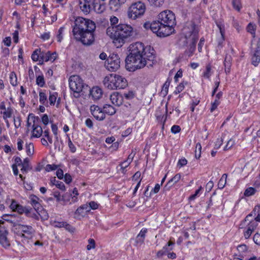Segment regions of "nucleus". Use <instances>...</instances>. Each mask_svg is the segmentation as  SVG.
<instances>
[{"label": "nucleus", "mask_w": 260, "mask_h": 260, "mask_svg": "<svg viewBox=\"0 0 260 260\" xmlns=\"http://www.w3.org/2000/svg\"><path fill=\"white\" fill-rule=\"evenodd\" d=\"M129 54L125 58L126 69L130 72L141 69L145 67H152L155 63V51L150 46L145 47L141 42L131 44Z\"/></svg>", "instance_id": "1"}, {"label": "nucleus", "mask_w": 260, "mask_h": 260, "mask_svg": "<svg viewBox=\"0 0 260 260\" xmlns=\"http://www.w3.org/2000/svg\"><path fill=\"white\" fill-rule=\"evenodd\" d=\"M96 28L92 20L81 17H77L73 26L72 32L74 38L83 45L89 46L94 41V32Z\"/></svg>", "instance_id": "2"}, {"label": "nucleus", "mask_w": 260, "mask_h": 260, "mask_svg": "<svg viewBox=\"0 0 260 260\" xmlns=\"http://www.w3.org/2000/svg\"><path fill=\"white\" fill-rule=\"evenodd\" d=\"M133 28L127 24H121L115 26L109 27L106 30L107 35L112 39L117 47H121L132 35Z\"/></svg>", "instance_id": "3"}, {"label": "nucleus", "mask_w": 260, "mask_h": 260, "mask_svg": "<svg viewBox=\"0 0 260 260\" xmlns=\"http://www.w3.org/2000/svg\"><path fill=\"white\" fill-rule=\"evenodd\" d=\"M156 21L158 22L160 37L168 36L174 32L176 18L171 11L165 10L160 13Z\"/></svg>", "instance_id": "4"}, {"label": "nucleus", "mask_w": 260, "mask_h": 260, "mask_svg": "<svg viewBox=\"0 0 260 260\" xmlns=\"http://www.w3.org/2000/svg\"><path fill=\"white\" fill-rule=\"evenodd\" d=\"M182 34L186 40V43H189L188 56H191L196 49V46L198 40L199 30L193 22H188L182 29Z\"/></svg>", "instance_id": "5"}, {"label": "nucleus", "mask_w": 260, "mask_h": 260, "mask_svg": "<svg viewBox=\"0 0 260 260\" xmlns=\"http://www.w3.org/2000/svg\"><path fill=\"white\" fill-rule=\"evenodd\" d=\"M103 83L106 88L111 90L123 89L127 85L126 79L116 74H111L106 76Z\"/></svg>", "instance_id": "6"}, {"label": "nucleus", "mask_w": 260, "mask_h": 260, "mask_svg": "<svg viewBox=\"0 0 260 260\" xmlns=\"http://www.w3.org/2000/svg\"><path fill=\"white\" fill-rule=\"evenodd\" d=\"M69 83L70 89L74 92V95L78 98L80 96V93L83 94L85 93V90H87L89 87L83 83V80L78 75H72L69 79Z\"/></svg>", "instance_id": "7"}, {"label": "nucleus", "mask_w": 260, "mask_h": 260, "mask_svg": "<svg viewBox=\"0 0 260 260\" xmlns=\"http://www.w3.org/2000/svg\"><path fill=\"white\" fill-rule=\"evenodd\" d=\"M146 10L145 5L141 2L133 3L129 7L127 11L128 17L132 20L142 16Z\"/></svg>", "instance_id": "8"}, {"label": "nucleus", "mask_w": 260, "mask_h": 260, "mask_svg": "<svg viewBox=\"0 0 260 260\" xmlns=\"http://www.w3.org/2000/svg\"><path fill=\"white\" fill-rule=\"evenodd\" d=\"M106 69L110 72L117 70L120 66V59L118 54L112 53L107 58L105 62Z\"/></svg>", "instance_id": "9"}, {"label": "nucleus", "mask_w": 260, "mask_h": 260, "mask_svg": "<svg viewBox=\"0 0 260 260\" xmlns=\"http://www.w3.org/2000/svg\"><path fill=\"white\" fill-rule=\"evenodd\" d=\"M31 118L33 120V129H32V137L35 138H39L43 134V127L39 125L36 121L39 122L40 118L38 116H35L33 114H29L28 115V118Z\"/></svg>", "instance_id": "10"}, {"label": "nucleus", "mask_w": 260, "mask_h": 260, "mask_svg": "<svg viewBox=\"0 0 260 260\" xmlns=\"http://www.w3.org/2000/svg\"><path fill=\"white\" fill-rule=\"evenodd\" d=\"M4 221L0 220V244L4 248H8L10 246V243L7 238L8 234V231L3 227H1V224H3Z\"/></svg>", "instance_id": "11"}, {"label": "nucleus", "mask_w": 260, "mask_h": 260, "mask_svg": "<svg viewBox=\"0 0 260 260\" xmlns=\"http://www.w3.org/2000/svg\"><path fill=\"white\" fill-rule=\"evenodd\" d=\"M90 111L93 116L98 120H103L105 118L104 111L98 106H91Z\"/></svg>", "instance_id": "12"}, {"label": "nucleus", "mask_w": 260, "mask_h": 260, "mask_svg": "<svg viewBox=\"0 0 260 260\" xmlns=\"http://www.w3.org/2000/svg\"><path fill=\"white\" fill-rule=\"evenodd\" d=\"M105 0H93L92 2V10L98 14L103 13L106 9Z\"/></svg>", "instance_id": "13"}, {"label": "nucleus", "mask_w": 260, "mask_h": 260, "mask_svg": "<svg viewBox=\"0 0 260 260\" xmlns=\"http://www.w3.org/2000/svg\"><path fill=\"white\" fill-rule=\"evenodd\" d=\"M252 216V214H249L245 218L244 220H243L241 223L240 224V228L242 229L244 228V225L245 222L247 221H249V223L247 225V229L250 230V231L253 232L254 230L256 229L258 225V223L256 222V221H251L250 219Z\"/></svg>", "instance_id": "14"}, {"label": "nucleus", "mask_w": 260, "mask_h": 260, "mask_svg": "<svg viewBox=\"0 0 260 260\" xmlns=\"http://www.w3.org/2000/svg\"><path fill=\"white\" fill-rule=\"evenodd\" d=\"M80 10L85 14H88L92 10V2L91 0H79Z\"/></svg>", "instance_id": "15"}, {"label": "nucleus", "mask_w": 260, "mask_h": 260, "mask_svg": "<svg viewBox=\"0 0 260 260\" xmlns=\"http://www.w3.org/2000/svg\"><path fill=\"white\" fill-rule=\"evenodd\" d=\"M18 226L19 229L22 233V237H24L27 238H30L32 237L35 231L31 226L23 224H19Z\"/></svg>", "instance_id": "16"}, {"label": "nucleus", "mask_w": 260, "mask_h": 260, "mask_svg": "<svg viewBox=\"0 0 260 260\" xmlns=\"http://www.w3.org/2000/svg\"><path fill=\"white\" fill-rule=\"evenodd\" d=\"M260 62V44L257 43L256 47L251 52V63L255 67Z\"/></svg>", "instance_id": "17"}, {"label": "nucleus", "mask_w": 260, "mask_h": 260, "mask_svg": "<svg viewBox=\"0 0 260 260\" xmlns=\"http://www.w3.org/2000/svg\"><path fill=\"white\" fill-rule=\"evenodd\" d=\"M57 57L56 52L51 53L50 51L47 52H42L40 53V62H43L44 61L47 62L50 61L51 62L54 61Z\"/></svg>", "instance_id": "18"}, {"label": "nucleus", "mask_w": 260, "mask_h": 260, "mask_svg": "<svg viewBox=\"0 0 260 260\" xmlns=\"http://www.w3.org/2000/svg\"><path fill=\"white\" fill-rule=\"evenodd\" d=\"M29 199L30 204L34 207L35 211L39 213L42 208L41 204L39 202V198L34 194H31L29 197Z\"/></svg>", "instance_id": "19"}, {"label": "nucleus", "mask_w": 260, "mask_h": 260, "mask_svg": "<svg viewBox=\"0 0 260 260\" xmlns=\"http://www.w3.org/2000/svg\"><path fill=\"white\" fill-rule=\"evenodd\" d=\"M143 26L146 29H150L153 32L155 33L157 36L160 37L158 22H157L156 21H154L151 23L149 22H146L144 24Z\"/></svg>", "instance_id": "20"}, {"label": "nucleus", "mask_w": 260, "mask_h": 260, "mask_svg": "<svg viewBox=\"0 0 260 260\" xmlns=\"http://www.w3.org/2000/svg\"><path fill=\"white\" fill-rule=\"evenodd\" d=\"M123 98L122 94L114 92L111 94L110 100L113 104L117 106H120L124 103Z\"/></svg>", "instance_id": "21"}, {"label": "nucleus", "mask_w": 260, "mask_h": 260, "mask_svg": "<svg viewBox=\"0 0 260 260\" xmlns=\"http://www.w3.org/2000/svg\"><path fill=\"white\" fill-rule=\"evenodd\" d=\"M181 178V175L180 174H176L165 185L164 190L165 191L170 190L172 187L180 180Z\"/></svg>", "instance_id": "22"}, {"label": "nucleus", "mask_w": 260, "mask_h": 260, "mask_svg": "<svg viewBox=\"0 0 260 260\" xmlns=\"http://www.w3.org/2000/svg\"><path fill=\"white\" fill-rule=\"evenodd\" d=\"M90 91V95L94 100H99L103 95V91L101 88L98 86H95L91 89L88 88Z\"/></svg>", "instance_id": "23"}, {"label": "nucleus", "mask_w": 260, "mask_h": 260, "mask_svg": "<svg viewBox=\"0 0 260 260\" xmlns=\"http://www.w3.org/2000/svg\"><path fill=\"white\" fill-rule=\"evenodd\" d=\"M89 208L87 204H84L80 206L75 212V217L79 218L84 216L87 212H89Z\"/></svg>", "instance_id": "24"}, {"label": "nucleus", "mask_w": 260, "mask_h": 260, "mask_svg": "<svg viewBox=\"0 0 260 260\" xmlns=\"http://www.w3.org/2000/svg\"><path fill=\"white\" fill-rule=\"evenodd\" d=\"M232 57L230 54H226L224 61V70L226 74L229 73L231 71V67L232 65Z\"/></svg>", "instance_id": "25"}, {"label": "nucleus", "mask_w": 260, "mask_h": 260, "mask_svg": "<svg viewBox=\"0 0 260 260\" xmlns=\"http://www.w3.org/2000/svg\"><path fill=\"white\" fill-rule=\"evenodd\" d=\"M29 159L28 158H25L23 161L22 162L20 167H21V172L23 173H26L28 171L31 170L32 168L29 165Z\"/></svg>", "instance_id": "26"}, {"label": "nucleus", "mask_w": 260, "mask_h": 260, "mask_svg": "<svg viewBox=\"0 0 260 260\" xmlns=\"http://www.w3.org/2000/svg\"><path fill=\"white\" fill-rule=\"evenodd\" d=\"M16 217L17 216L15 214H4L2 216V218L4 220L13 223L14 225L15 226L16 222L18 221Z\"/></svg>", "instance_id": "27"}, {"label": "nucleus", "mask_w": 260, "mask_h": 260, "mask_svg": "<svg viewBox=\"0 0 260 260\" xmlns=\"http://www.w3.org/2000/svg\"><path fill=\"white\" fill-rule=\"evenodd\" d=\"M217 25L219 29L220 33V37L218 39V45L221 46L223 41H224V25L222 24L218 23L217 24Z\"/></svg>", "instance_id": "28"}, {"label": "nucleus", "mask_w": 260, "mask_h": 260, "mask_svg": "<svg viewBox=\"0 0 260 260\" xmlns=\"http://www.w3.org/2000/svg\"><path fill=\"white\" fill-rule=\"evenodd\" d=\"M222 92H219L215 96V99L214 101V102H213L212 104H211V109H210V111L211 112H213V111H214L217 107V106L219 105L220 104V98L222 96Z\"/></svg>", "instance_id": "29"}, {"label": "nucleus", "mask_w": 260, "mask_h": 260, "mask_svg": "<svg viewBox=\"0 0 260 260\" xmlns=\"http://www.w3.org/2000/svg\"><path fill=\"white\" fill-rule=\"evenodd\" d=\"M50 184L52 185H55L58 188L61 190H65L66 187L62 182L56 180V178L52 177L50 180Z\"/></svg>", "instance_id": "30"}, {"label": "nucleus", "mask_w": 260, "mask_h": 260, "mask_svg": "<svg viewBox=\"0 0 260 260\" xmlns=\"http://www.w3.org/2000/svg\"><path fill=\"white\" fill-rule=\"evenodd\" d=\"M126 0H110L109 5L111 9H118L119 7L125 3Z\"/></svg>", "instance_id": "31"}, {"label": "nucleus", "mask_w": 260, "mask_h": 260, "mask_svg": "<svg viewBox=\"0 0 260 260\" xmlns=\"http://www.w3.org/2000/svg\"><path fill=\"white\" fill-rule=\"evenodd\" d=\"M103 111L110 115H113L116 113L115 109L111 105L106 104L103 107Z\"/></svg>", "instance_id": "32"}, {"label": "nucleus", "mask_w": 260, "mask_h": 260, "mask_svg": "<svg viewBox=\"0 0 260 260\" xmlns=\"http://www.w3.org/2000/svg\"><path fill=\"white\" fill-rule=\"evenodd\" d=\"M122 96L123 99V102H124L125 100L129 101L134 98L135 96V92L132 90H129L128 91H125Z\"/></svg>", "instance_id": "33"}, {"label": "nucleus", "mask_w": 260, "mask_h": 260, "mask_svg": "<svg viewBox=\"0 0 260 260\" xmlns=\"http://www.w3.org/2000/svg\"><path fill=\"white\" fill-rule=\"evenodd\" d=\"M227 174H223L220 179L218 183V187L219 189H222L225 186L226 183Z\"/></svg>", "instance_id": "34"}, {"label": "nucleus", "mask_w": 260, "mask_h": 260, "mask_svg": "<svg viewBox=\"0 0 260 260\" xmlns=\"http://www.w3.org/2000/svg\"><path fill=\"white\" fill-rule=\"evenodd\" d=\"M259 206H256L254 208L252 212L251 213L252 214H254V215H256L254 220H251V221H256V222L258 223V222H260V214L259 213Z\"/></svg>", "instance_id": "35"}, {"label": "nucleus", "mask_w": 260, "mask_h": 260, "mask_svg": "<svg viewBox=\"0 0 260 260\" xmlns=\"http://www.w3.org/2000/svg\"><path fill=\"white\" fill-rule=\"evenodd\" d=\"M212 74L211 71V66L210 64H208L206 66V70L203 74V76L207 79H209Z\"/></svg>", "instance_id": "36"}, {"label": "nucleus", "mask_w": 260, "mask_h": 260, "mask_svg": "<svg viewBox=\"0 0 260 260\" xmlns=\"http://www.w3.org/2000/svg\"><path fill=\"white\" fill-rule=\"evenodd\" d=\"M41 53L40 49H37L34 51L31 56L32 60L34 61L38 60L40 61L39 58H40V53Z\"/></svg>", "instance_id": "37"}, {"label": "nucleus", "mask_w": 260, "mask_h": 260, "mask_svg": "<svg viewBox=\"0 0 260 260\" xmlns=\"http://www.w3.org/2000/svg\"><path fill=\"white\" fill-rule=\"evenodd\" d=\"M26 152L28 156H31L34 152V146L32 143L26 144Z\"/></svg>", "instance_id": "38"}, {"label": "nucleus", "mask_w": 260, "mask_h": 260, "mask_svg": "<svg viewBox=\"0 0 260 260\" xmlns=\"http://www.w3.org/2000/svg\"><path fill=\"white\" fill-rule=\"evenodd\" d=\"M175 244V243L170 241L168 242V243L163 247L162 250L166 252V253H168L169 251L172 250L173 249V246Z\"/></svg>", "instance_id": "39"}, {"label": "nucleus", "mask_w": 260, "mask_h": 260, "mask_svg": "<svg viewBox=\"0 0 260 260\" xmlns=\"http://www.w3.org/2000/svg\"><path fill=\"white\" fill-rule=\"evenodd\" d=\"M150 5L156 7H160L164 3V0H148Z\"/></svg>", "instance_id": "40"}, {"label": "nucleus", "mask_w": 260, "mask_h": 260, "mask_svg": "<svg viewBox=\"0 0 260 260\" xmlns=\"http://www.w3.org/2000/svg\"><path fill=\"white\" fill-rule=\"evenodd\" d=\"M170 84V82L168 80H167L163 85V86L162 87V89L161 91V94L164 96H166L168 94V89H169Z\"/></svg>", "instance_id": "41"}, {"label": "nucleus", "mask_w": 260, "mask_h": 260, "mask_svg": "<svg viewBox=\"0 0 260 260\" xmlns=\"http://www.w3.org/2000/svg\"><path fill=\"white\" fill-rule=\"evenodd\" d=\"M131 162L128 161L127 160H125L122 162L120 163L119 164V166L120 167V171L123 174H125L126 172L125 169L127 168L131 164Z\"/></svg>", "instance_id": "42"}, {"label": "nucleus", "mask_w": 260, "mask_h": 260, "mask_svg": "<svg viewBox=\"0 0 260 260\" xmlns=\"http://www.w3.org/2000/svg\"><path fill=\"white\" fill-rule=\"evenodd\" d=\"M3 114V118L4 120L10 118L13 114V110L11 108H8L4 112H2Z\"/></svg>", "instance_id": "43"}, {"label": "nucleus", "mask_w": 260, "mask_h": 260, "mask_svg": "<svg viewBox=\"0 0 260 260\" xmlns=\"http://www.w3.org/2000/svg\"><path fill=\"white\" fill-rule=\"evenodd\" d=\"M256 189L252 187L247 188L244 191V194L246 197H249L255 194Z\"/></svg>", "instance_id": "44"}, {"label": "nucleus", "mask_w": 260, "mask_h": 260, "mask_svg": "<svg viewBox=\"0 0 260 260\" xmlns=\"http://www.w3.org/2000/svg\"><path fill=\"white\" fill-rule=\"evenodd\" d=\"M36 83L38 86H39L41 87H42L44 86V85L45 84V82L44 76L43 75L39 76L37 77Z\"/></svg>", "instance_id": "45"}, {"label": "nucleus", "mask_w": 260, "mask_h": 260, "mask_svg": "<svg viewBox=\"0 0 260 260\" xmlns=\"http://www.w3.org/2000/svg\"><path fill=\"white\" fill-rule=\"evenodd\" d=\"M43 128L44 129V131L43 132L44 134V137L45 139H47L49 143L52 144L53 140L52 137L49 135V129H46L45 127H44Z\"/></svg>", "instance_id": "46"}, {"label": "nucleus", "mask_w": 260, "mask_h": 260, "mask_svg": "<svg viewBox=\"0 0 260 260\" xmlns=\"http://www.w3.org/2000/svg\"><path fill=\"white\" fill-rule=\"evenodd\" d=\"M10 83L13 86L17 85V79L16 75L14 73H11L10 76Z\"/></svg>", "instance_id": "47"}, {"label": "nucleus", "mask_w": 260, "mask_h": 260, "mask_svg": "<svg viewBox=\"0 0 260 260\" xmlns=\"http://www.w3.org/2000/svg\"><path fill=\"white\" fill-rule=\"evenodd\" d=\"M39 100L40 102L44 105H45L46 103H47V98L44 92H39Z\"/></svg>", "instance_id": "48"}, {"label": "nucleus", "mask_w": 260, "mask_h": 260, "mask_svg": "<svg viewBox=\"0 0 260 260\" xmlns=\"http://www.w3.org/2000/svg\"><path fill=\"white\" fill-rule=\"evenodd\" d=\"M233 7L238 11H240L242 7L240 0H232Z\"/></svg>", "instance_id": "49"}, {"label": "nucleus", "mask_w": 260, "mask_h": 260, "mask_svg": "<svg viewBox=\"0 0 260 260\" xmlns=\"http://www.w3.org/2000/svg\"><path fill=\"white\" fill-rule=\"evenodd\" d=\"M247 31L250 32L254 38L255 36V26L249 23L247 26Z\"/></svg>", "instance_id": "50"}, {"label": "nucleus", "mask_w": 260, "mask_h": 260, "mask_svg": "<svg viewBox=\"0 0 260 260\" xmlns=\"http://www.w3.org/2000/svg\"><path fill=\"white\" fill-rule=\"evenodd\" d=\"M56 93L50 94L49 97V101L51 105H54L56 100Z\"/></svg>", "instance_id": "51"}, {"label": "nucleus", "mask_w": 260, "mask_h": 260, "mask_svg": "<svg viewBox=\"0 0 260 260\" xmlns=\"http://www.w3.org/2000/svg\"><path fill=\"white\" fill-rule=\"evenodd\" d=\"M234 144H235V141L233 139H231L227 142L226 146L224 148V150H227L230 149V148H231L233 147V146Z\"/></svg>", "instance_id": "52"}, {"label": "nucleus", "mask_w": 260, "mask_h": 260, "mask_svg": "<svg viewBox=\"0 0 260 260\" xmlns=\"http://www.w3.org/2000/svg\"><path fill=\"white\" fill-rule=\"evenodd\" d=\"M57 168H58V166H57L55 164H52V165L48 164V165H46L45 169L47 171L49 172L51 171L56 170L57 169Z\"/></svg>", "instance_id": "53"}, {"label": "nucleus", "mask_w": 260, "mask_h": 260, "mask_svg": "<svg viewBox=\"0 0 260 260\" xmlns=\"http://www.w3.org/2000/svg\"><path fill=\"white\" fill-rule=\"evenodd\" d=\"M64 27L62 26V27H60L58 31V35L57 36V41L59 42H60L62 39V34L64 30Z\"/></svg>", "instance_id": "54"}, {"label": "nucleus", "mask_w": 260, "mask_h": 260, "mask_svg": "<svg viewBox=\"0 0 260 260\" xmlns=\"http://www.w3.org/2000/svg\"><path fill=\"white\" fill-rule=\"evenodd\" d=\"M68 146L71 152L74 153L76 152V148L75 146L74 145V144L72 143L70 139H69L68 140Z\"/></svg>", "instance_id": "55"}, {"label": "nucleus", "mask_w": 260, "mask_h": 260, "mask_svg": "<svg viewBox=\"0 0 260 260\" xmlns=\"http://www.w3.org/2000/svg\"><path fill=\"white\" fill-rule=\"evenodd\" d=\"M14 123L15 125V127L17 128L21 125V118L20 117H14Z\"/></svg>", "instance_id": "56"}, {"label": "nucleus", "mask_w": 260, "mask_h": 260, "mask_svg": "<svg viewBox=\"0 0 260 260\" xmlns=\"http://www.w3.org/2000/svg\"><path fill=\"white\" fill-rule=\"evenodd\" d=\"M88 245L86 248L87 250H90L91 248H94L95 247V241L93 239H89L88 240Z\"/></svg>", "instance_id": "57"}, {"label": "nucleus", "mask_w": 260, "mask_h": 260, "mask_svg": "<svg viewBox=\"0 0 260 260\" xmlns=\"http://www.w3.org/2000/svg\"><path fill=\"white\" fill-rule=\"evenodd\" d=\"M99 205L97 204V203L94 202V201H91L89 203V206L88 208H89V211L91 209L95 210L98 208Z\"/></svg>", "instance_id": "58"}, {"label": "nucleus", "mask_w": 260, "mask_h": 260, "mask_svg": "<svg viewBox=\"0 0 260 260\" xmlns=\"http://www.w3.org/2000/svg\"><path fill=\"white\" fill-rule=\"evenodd\" d=\"M202 189V186H200L199 187V189H198L196 191H195V193L193 194H192L191 196H190L189 197V199L190 200H194L198 196H199V194L200 193L201 190Z\"/></svg>", "instance_id": "59"}, {"label": "nucleus", "mask_w": 260, "mask_h": 260, "mask_svg": "<svg viewBox=\"0 0 260 260\" xmlns=\"http://www.w3.org/2000/svg\"><path fill=\"white\" fill-rule=\"evenodd\" d=\"M42 122L45 125V126L46 127V126L49 123V118L47 114H44L42 117Z\"/></svg>", "instance_id": "60"}, {"label": "nucleus", "mask_w": 260, "mask_h": 260, "mask_svg": "<svg viewBox=\"0 0 260 260\" xmlns=\"http://www.w3.org/2000/svg\"><path fill=\"white\" fill-rule=\"evenodd\" d=\"M181 131V128L179 125H174L171 127V132L173 134H177Z\"/></svg>", "instance_id": "61"}, {"label": "nucleus", "mask_w": 260, "mask_h": 260, "mask_svg": "<svg viewBox=\"0 0 260 260\" xmlns=\"http://www.w3.org/2000/svg\"><path fill=\"white\" fill-rule=\"evenodd\" d=\"M253 239L255 244L260 245V234L256 233L253 236Z\"/></svg>", "instance_id": "62"}, {"label": "nucleus", "mask_w": 260, "mask_h": 260, "mask_svg": "<svg viewBox=\"0 0 260 260\" xmlns=\"http://www.w3.org/2000/svg\"><path fill=\"white\" fill-rule=\"evenodd\" d=\"M23 141L20 138H18L17 139V149L20 151V150H22L23 149Z\"/></svg>", "instance_id": "63"}, {"label": "nucleus", "mask_w": 260, "mask_h": 260, "mask_svg": "<svg viewBox=\"0 0 260 260\" xmlns=\"http://www.w3.org/2000/svg\"><path fill=\"white\" fill-rule=\"evenodd\" d=\"M18 205V204H17L16 201L13 200L12 201V202H11L10 205V207L13 211H15Z\"/></svg>", "instance_id": "64"}]
</instances>
